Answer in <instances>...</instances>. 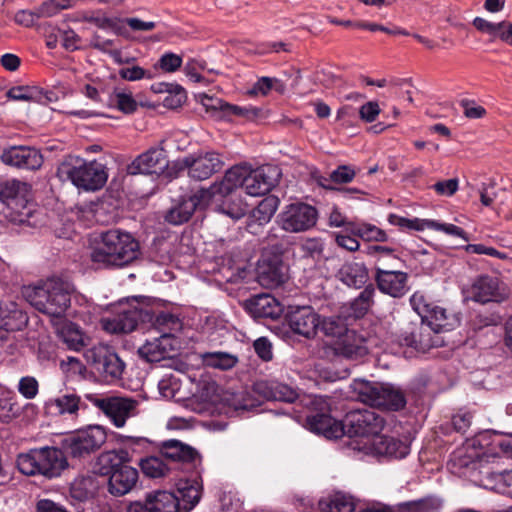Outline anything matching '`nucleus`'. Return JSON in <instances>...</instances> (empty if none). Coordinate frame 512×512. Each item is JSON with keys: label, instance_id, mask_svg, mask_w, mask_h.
<instances>
[{"label": "nucleus", "instance_id": "nucleus-20", "mask_svg": "<svg viewBox=\"0 0 512 512\" xmlns=\"http://www.w3.org/2000/svg\"><path fill=\"white\" fill-rule=\"evenodd\" d=\"M127 512H179V499L172 492L153 491L146 494L144 502L130 503Z\"/></svg>", "mask_w": 512, "mask_h": 512}, {"label": "nucleus", "instance_id": "nucleus-33", "mask_svg": "<svg viewBox=\"0 0 512 512\" xmlns=\"http://www.w3.org/2000/svg\"><path fill=\"white\" fill-rule=\"evenodd\" d=\"M245 167L235 165L225 172L224 177L219 182H214L208 190H218L220 193L238 192V188H244V182L247 175Z\"/></svg>", "mask_w": 512, "mask_h": 512}, {"label": "nucleus", "instance_id": "nucleus-22", "mask_svg": "<svg viewBox=\"0 0 512 512\" xmlns=\"http://www.w3.org/2000/svg\"><path fill=\"white\" fill-rule=\"evenodd\" d=\"M207 206L210 202L214 204L215 211L224 214L234 220H239L245 216L247 204L238 192L220 193L218 190H208Z\"/></svg>", "mask_w": 512, "mask_h": 512}, {"label": "nucleus", "instance_id": "nucleus-21", "mask_svg": "<svg viewBox=\"0 0 512 512\" xmlns=\"http://www.w3.org/2000/svg\"><path fill=\"white\" fill-rule=\"evenodd\" d=\"M280 170L276 166H262L250 173L247 172L244 190L250 196H263L277 184Z\"/></svg>", "mask_w": 512, "mask_h": 512}, {"label": "nucleus", "instance_id": "nucleus-31", "mask_svg": "<svg viewBox=\"0 0 512 512\" xmlns=\"http://www.w3.org/2000/svg\"><path fill=\"white\" fill-rule=\"evenodd\" d=\"M256 391L267 400L292 403L298 398L293 387L278 381H261L256 384Z\"/></svg>", "mask_w": 512, "mask_h": 512}, {"label": "nucleus", "instance_id": "nucleus-47", "mask_svg": "<svg viewBox=\"0 0 512 512\" xmlns=\"http://www.w3.org/2000/svg\"><path fill=\"white\" fill-rule=\"evenodd\" d=\"M25 192H27V184L21 182L19 180H8L2 184H0V201L5 205V207L25 196Z\"/></svg>", "mask_w": 512, "mask_h": 512}, {"label": "nucleus", "instance_id": "nucleus-29", "mask_svg": "<svg viewBox=\"0 0 512 512\" xmlns=\"http://www.w3.org/2000/svg\"><path fill=\"white\" fill-rule=\"evenodd\" d=\"M336 277L344 285L360 289L365 287L369 280L368 268L363 262H345L338 270Z\"/></svg>", "mask_w": 512, "mask_h": 512}, {"label": "nucleus", "instance_id": "nucleus-8", "mask_svg": "<svg viewBox=\"0 0 512 512\" xmlns=\"http://www.w3.org/2000/svg\"><path fill=\"white\" fill-rule=\"evenodd\" d=\"M152 318V309L142 306L135 297L131 302L121 303L116 313L104 320V328L111 333H129Z\"/></svg>", "mask_w": 512, "mask_h": 512}, {"label": "nucleus", "instance_id": "nucleus-15", "mask_svg": "<svg viewBox=\"0 0 512 512\" xmlns=\"http://www.w3.org/2000/svg\"><path fill=\"white\" fill-rule=\"evenodd\" d=\"M208 191L199 189L193 195L181 197L165 214V221L172 225H181L192 217L195 211L207 207Z\"/></svg>", "mask_w": 512, "mask_h": 512}, {"label": "nucleus", "instance_id": "nucleus-26", "mask_svg": "<svg viewBox=\"0 0 512 512\" xmlns=\"http://www.w3.org/2000/svg\"><path fill=\"white\" fill-rule=\"evenodd\" d=\"M472 300L479 303L502 302L508 297V292L497 277L479 276L471 286Z\"/></svg>", "mask_w": 512, "mask_h": 512}, {"label": "nucleus", "instance_id": "nucleus-12", "mask_svg": "<svg viewBox=\"0 0 512 512\" xmlns=\"http://www.w3.org/2000/svg\"><path fill=\"white\" fill-rule=\"evenodd\" d=\"M87 398L117 428L123 427L129 418L137 415L138 401L135 399L118 396L97 397L94 395H87Z\"/></svg>", "mask_w": 512, "mask_h": 512}, {"label": "nucleus", "instance_id": "nucleus-9", "mask_svg": "<svg viewBox=\"0 0 512 512\" xmlns=\"http://www.w3.org/2000/svg\"><path fill=\"white\" fill-rule=\"evenodd\" d=\"M84 357L88 365L106 383H114L122 378L125 363L111 347L95 345L85 351Z\"/></svg>", "mask_w": 512, "mask_h": 512}, {"label": "nucleus", "instance_id": "nucleus-32", "mask_svg": "<svg viewBox=\"0 0 512 512\" xmlns=\"http://www.w3.org/2000/svg\"><path fill=\"white\" fill-rule=\"evenodd\" d=\"M374 451L381 456L394 457L401 459L406 457L410 448L407 444L394 437L380 435L374 437L372 442Z\"/></svg>", "mask_w": 512, "mask_h": 512}, {"label": "nucleus", "instance_id": "nucleus-40", "mask_svg": "<svg viewBox=\"0 0 512 512\" xmlns=\"http://www.w3.org/2000/svg\"><path fill=\"white\" fill-rule=\"evenodd\" d=\"M139 466L143 474L149 478H163L174 473L167 460L161 454L141 459Z\"/></svg>", "mask_w": 512, "mask_h": 512}, {"label": "nucleus", "instance_id": "nucleus-1", "mask_svg": "<svg viewBox=\"0 0 512 512\" xmlns=\"http://www.w3.org/2000/svg\"><path fill=\"white\" fill-rule=\"evenodd\" d=\"M139 254V242L129 232L110 229L100 234L91 248L90 260L97 268L124 267Z\"/></svg>", "mask_w": 512, "mask_h": 512}, {"label": "nucleus", "instance_id": "nucleus-10", "mask_svg": "<svg viewBox=\"0 0 512 512\" xmlns=\"http://www.w3.org/2000/svg\"><path fill=\"white\" fill-rule=\"evenodd\" d=\"M311 412L305 418V426L315 434L328 439H337L344 435L343 421H337L330 415L328 399L315 396L310 401Z\"/></svg>", "mask_w": 512, "mask_h": 512}, {"label": "nucleus", "instance_id": "nucleus-42", "mask_svg": "<svg viewBox=\"0 0 512 512\" xmlns=\"http://www.w3.org/2000/svg\"><path fill=\"white\" fill-rule=\"evenodd\" d=\"M376 289L372 283L367 284L364 289L350 302V310L355 318L364 317L374 304Z\"/></svg>", "mask_w": 512, "mask_h": 512}, {"label": "nucleus", "instance_id": "nucleus-59", "mask_svg": "<svg viewBox=\"0 0 512 512\" xmlns=\"http://www.w3.org/2000/svg\"><path fill=\"white\" fill-rule=\"evenodd\" d=\"M355 175V170L351 166L341 165L331 172L330 180L337 184H346L351 182Z\"/></svg>", "mask_w": 512, "mask_h": 512}, {"label": "nucleus", "instance_id": "nucleus-34", "mask_svg": "<svg viewBox=\"0 0 512 512\" xmlns=\"http://www.w3.org/2000/svg\"><path fill=\"white\" fill-rule=\"evenodd\" d=\"M169 340L166 332L152 341L147 340L138 350L139 355L148 362H159L169 357Z\"/></svg>", "mask_w": 512, "mask_h": 512}, {"label": "nucleus", "instance_id": "nucleus-56", "mask_svg": "<svg viewBox=\"0 0 512 512\" xmlns=\"http://www.w3.org/2000/svg\"><path fill=\"white\" fill-rule=\"evenodd\" d=\"M119 76L127 81H138L144 78L150 79L151 73L144 68L135 65L132 67H123L119 70Z\"/></svg>", "mask_w": 512, "mask_h": 512}, {"label": "nucleus", "instance_id": "nucleus-51", "mask_svg": "<svg viewBox=\"0 0 512 512\" xmlns=\"http://www.w3.org/2000/svg\"><path fill=\"white\" fill-rule=\"evenodd\" d=\"M201 103L205 107L206 112L211 113L212 116H215L219 119L226 118V113H227L226 106H229L228 102H225L224 100H222L220 98H216V97L204 94L201 97Z\"/></svg>", "mask_w": 512, "mask_h": 512}, {"label": "nucleus", "instance_id": "nucleus-58", "mask_svg": "<svg viewBox=\"0 0 512 512\" xmlns=\"http://www.w3.org/2000/svg\"><path fill=\"white\" fill-rule=\"evenodd\" d=\"M226 108H227V113H226L225 119H227V120H230L232 116L251 119V118L258 116V114H259V109L252 107V106L245 107V106L229 104V106H226Z\"/></svg>", "mask_w": 512, "mask_h": 512}, {"label": "nucleus", "instance_id": "nucleus-45", "mask_svg": "<svg viewBox=\"0 0 512 512\" xmlns=\"http://www.w3.org/2000/svg\"><path fill=\"white\" fill-rule=\"evenodd\" d=\"M152 317L151 320H147L146 324H151V326L157 329L161 334L166 332L168 337H170L172 331L179 329L181 326L178 316L171 312L161 311L155 314L152 311Z\"/></svg>", "mask_w": 512, "mask_h": 512}, {"label": "nucleus", "instance_id": "nucleus-2", "mask_svg": "<svg viewBox=\"0 0 512 512\" xmlns=\"http://www.w3.org/2000/svg\"><path fill=\"white\" fill-rule=\"evenodd\" d=\"M73 285L58 277L24 289L25 299L39 312L50 317H62L71 304Z\"/></svg>", "mask_w": 512, "mask_h": 512}, {"label": "nucleus", "instance_id": "nucleus-28", "mask_svg": "<svg viewBox=\"0 0 512 512\" xmlns=\"http://www.w3.org/2000/svg\"><path fill=\"white\" fill-rule=\"evenodd\" d=\"M247 312L254 318H269L276 320L282 314L279 302L270 294L252 296L245 302Z\"/></svg>", "mask_w": 512, "mask_h": 512}, {"label": "nucleus", "instance_id": "nucleus-50", "mask_svg": "<svg viewBox=\"0 0 512 512\" xmlns=\"http://www.w3.org/2000/svg\"><path fill=\"white\" fill-rule=\"evenodd\" d=\"M109 92L110 90L106 89L103 85L86 84L81 89V93L85 97L100 107H107Z\"/></svg>", "mask_w": 512, "mask_h": 512}, {"label": "nucleus", "instance_id": "nucleus-37", "mask_svg": "<svg viewBox=\"0 0 512 512\" xmlns=\"http://www.w3.org/2000/svg\"><path fill=\"white\" fill-rule=\"evenodd\" d=\"M99 488V483L95 475H80L74 479L70 485V495L78 501H86L92 498Z\"/></svg>", "mask_w": 512, "mask_h": 512}, {"label": "nucleus", "instance_id": "nucleus-46", "mask_svg": "<svg viewBox=\"0 0 512 512\" xmlns=\"http://www.w3.org/2000/svg\"><path fill=\"white\" fill-rule=\"evenodd\" d=\"M442 502L435 497L407 501L398 504L399 512H440Z\"/></svg>", "mask_w": 512, "mask_h": 512}, {"label": "nucleus", "instance_id": "nucleus-3", "mask_svg": "<svg viewBox=\"0 0 512 512\" xmlns=\"http://www.w3.org/2000/svg\"><path fill=\"white\" fill-rule=\"evenodd\" d=\"M126 450L102 452L96 461L95 472L108 477V492L113 496H124L136 486L139 478L138 470L130 465Z\"/></svg>", "mask_w": 512, "mask_h": 512}, {"label": "nucleus", "instance_id": "nucleus-54", "mask_svg": "<svg viewBox=\"0 0 512 512\" xmlns=\"http://www.w3.org/2000/svg\"><path fill=\"white\" fill-rule=\"evenodd\" d=\"M19 393L26 399H34L39 391V384L35 377L24 376L18 383Z\"/></svg>", "mask_w": 512, "mask_h": 512}, {"label": "nucleus", "instance_id": "nucleus-30", "mask_svg": "<svg viewBox=\"0 0 512 512\" xmlns=\"http://www.w3.org/2000/svg\"><path fill=\"white\" fill-rule=\"evenodd\" d=\"M179 506L181 502L184 505V512H188L195 507L201 497V485L199 475L195 474L192 478H180L176 483Z\"/></svg>", "mask_w": 512, "mask_h": 512}, {"label": "nucleus", "instance_id": "nucleus-43", "mask_svg": "<svg viewBox=\"0 0 512 512\" xmlns=\"http://www.w3.org/2000/svg\"><path fill=\"white\" fill-rule=\"evenodd\" d=\"M201 359L205 366L223 371L232 369L238 363L237 355L222 351L202 353Z\"/></svg>", "mask_w": 512, "mask_h": 512}, {"label": "nucleus", "instance_id": "nucleus-44", "mask_svg": "<svg viewBox=\"0 0 512 512\" xmlns=\"http://www.w3.org/2000/svg\"><path fill=\"white\" fill-rule=\"evenodd\" d=\"M348 230L354 236L360 237L364 241L386 242L388 241L387 233L379 227L370 223H347Z\"/></svg>", "mask_w": 512, "mask_h": 512}, {"label": "nucleus", "instance_id": "nucleus-24", "mask_svg": "<svg viewBox=\"0 0 512 512\" xmlns=\"http://www.w3.org/2000/svg\"><path fill=\"white\" fill-rule=\"evenodd\" d=\"M422 297H418L414 294L410 302L418 314L422 316L423 322L427 323V326L434 332L440 333L444 331H450L454 328L457 319L454 316L448 315L445 308L434 305H423V308L419 307L416 302L421 300Z\"/></svg>", "mask_w": 512, "mask_h": 512}, {"label": "nucleus", "instance_id": "nucleus-6", "mask_svg": "<svg viewBox=\"0 0 512 512\" xmlns=\"http://www.w3.org/2000/svg\"><path fill=\"white\" fill-rule=\"evenodd\" d=\"M358 400L388 411H399L407 404L405 392L390 383L355 380L351 385Z\"/></svg>", "mask_w": 512, "mask_h": 512}, {"label": "nucleus", "instance_id": "nucleus-38", "mask_svg": "<svg viewBox=\"0 0 512 512\" xmlns=\"http://www.w3.org/2000/svg\"><path fill=\"white\" fill-rule=\"evenodd\" d=\"M108 108H115L124 114H133L138 108V103L132 93L124 88L114 87L108 93Z\"/></svg>", "mask_w": 512, "mask_h": 512}, {"label": "nucleus", "instance_id": "nucleus-35", "mask_svg": "<svg viewBox=\"0 0 512 512\" xmlns=\"http://www.w3.org/2000/svg\"><path fill=\"white\" fill-rule=\"evenodd\" d=\"M58 336L68 349L74 351L83 349L89 340L81 328L70 321H65L61 324L58 328Z\"/></svg>", "mask_w": 512, "mask_h": 512}, {"label": "nucleus", "instance_id": "nucleus-48", "mask_svg": "<svg viewBox=\"0 0 512 512\" xmlns=\"http://www.w3.org/2000/svg\"><path fill=\"white\" fill-rule=\"evenodd\" d=\"M388 221L390 224L399 226L401 228L416 230V231H423L425 229H434L435 226V220H429V219H408L405 217H401L395 214H390Z\"/></svg>", "mask_w": 512, "mask_h": 512}, {"label": "nucleus", "instance_id": "nucleus-55", "mask_svg": "<svg viewBox=\"0 0 512 512\" xmlns=\"http://www.w3.org/2000/svg\"><path fill=\"white\" fill-rule=\"evenodd\" d=\"M253 348L257 356L264 362L273 359V346L267 337H259L253 342Z\"/></svg>", "mask_w": 512, "mask_h": 512}, {"label": "nucleus", "instance_id": "nucleus-16", "mask_svg": "<svg viewBox=\"0 0 512 512\" xmlns=\"http://www.w3.org/2000/svg\"><path fill=\"white\" fill-rule=\"evenodd\" d=\"M258 282L266 288H277L287 279V267L278 254H264L257 265Z\"/></svg>", "mask_w": 512, "mask_h": 512}, {"label": "nucleus", "instance_id": "nucleus-17", "mask_svg": "<svg viewBox=\"0 0 512 512\" xmlns=\"http://www.w3.org/2000/svg\"><path fill=\"white\" fill-rule=\"evenodd\" d=\"M0 159L5 165L32 171L40 169L44 161L40 150L24 145L3 149Z\"/></svg>", "mask_w": 512, "mask_h": 512}, {"label": "nucleus", "instance_id": "nucleus-7", "mask_svg": "<svg viewBox=\"0 0 512 512\" xmlns=\"http://www.w3.org/2000/svg\"><path fill=\"white\" fill-rule=\"evenodd\" d=\"M106 439L105 429L95 425L65 436L61 439L60 445L67 460L70 458L81 461L97 451L106 442Z\"/></svg>", "mask_w": 512, "mask_h": 512}, {"label": "nucleus", "instance_id": "nucleus-64", "mask_svg": "<svg viewBox=\"0 0 512 512\" xmlns=\"http://www.w3.org/2000/svg\"><path fill=\"white\" fill-rule=\"evenodd\" d=\"M37 512H69L65 506L50 499H41L37 502Z\"/></svg>", "mask_w": 512, "mask_h": 512}, {"label": "nucleus", "instance_id": "nucleus-14", "mask_svg": "<svg viewBox=\"0 0 512 512\" xmlns=\"http://www.w3.org/2000/svg\"><path fill=\"white\" fill-rule=\"evenodd\" d=\"M160 454L167 460L173 472H188L194 469L200 460L195 448L176 439L163 441L160 444Z\"/></svg>", "mask_w": 512, "mask_h": 512}, {"label": "nucleus", "instance_id": "nucleus-13", "mask_svg": "<svg viewBox=\"0 0 512 512\" xmlns=\"http://www.w3.org/2000/svg\"><path fill=\"white\" fill-rule=\"evenodd\" d=\"M343 427L349 437H375L384 428V419L371 409L353 410L345 415Z\"/></svg>", "mask_w": 512, "mask_h": 512}, {"label": "nucleus", "instance_id": "nucleus-53", "mask_svg": "<svg viewBox=\"0 0 512 512\" xmlns=\"http://www.w3.org/2000/svg\"><path fill=\"white\" fill-rule=\"evenodd\" d=\"M38 87L36 86H15L10 88L6 95L15 101H32L37 99Z\"/></svg>", "mask_w": 512, "mask_h": 512}, {"label": "nucleus", "instance_id": "nucleus-60", "mask_svg": "<svg viewBox=\"0 0 512 512\" xmlns=\"http://www.w3.org/2000/svg\"><path fill=\"white\" fill-rule=\"evenodd\" d=\"M301 249L306 256L314 258L322 254L324 245L318 238H309L302 243Z\"/></svg>", "mask_w": 512, "mask_h": 512}, {"label": "nucleus", "instance_id": "nucleus-63", "mask_svg": "<svg viewBox=\"0 0 512 512\" xmlns=\"http://www.w3.org/2000/svg\"><path fill=\"white\" fill-rule=\"evenodd\" d=\"M380 113V107L377 102L370 101L362 105L359 109V115L365 122L371 123L375 121Z\"/></svg>", "mask_w": 512, "mask_h": 512}, {"label": "nucleus", "instance_id": "nucleus-27", "mask_svg": "<svg viewBox=\"0 0 512 512\" xmlns=\"http://www.w3.org/2000/svg\"><path fill=\"white\" fill-rule=\"evenodd\" d=\"M334 353L351 360H358L366 356L368 348L363 337L359 336L354 330L346 333L337 339L333 344Z\"/></svg>", "mask_w": 512, "mask_h": 512}, {"label": "nucleus", "instance_id": "nucleus-39", "mask_svg": "<svg viewBox=\"0 0 512 512\" xmlns=\"http://www.w3.org/2000/svg\"><path fill=\"white\" fill-rule=\"evenodd\" d=\"M46 406L50 409L55 408L60 415H77L80 408H86V405L81 401V397L75 392H67L51 399L46 403Z\"/></svg>", "mask_w": 512, "mask_h": 512}, {"label": "nucleus", "instance_id": "nucleus-5", "mask_svg": "<svg viewBox=\"0 0 512 512\" xmlns=\"http://www.w3.org/2000/svg\"><path fill=\"white\" fill-rule=\"evenodd\" d=\"M58 176L63 180H69L77 188L86 191L101 189L107 181V173L103 164L97 161L85 160L68 156L59 165Z\"/></svg>", "mask_w": 512, "mask_h": 512}, {"label": "nucleus", "instance_id": "nucleus-49", "mask_svg": "<svg viewBox=\"0 0 512 512\" xmlns=\"http://www.w3.org/2000/svg\"><path fill=\"white\" fill-rule=\"evenodd\" d=\"M323 512H354L355 503L352 497L345 494H336L328 502H320Z\"/></svg>", "mask_w": 512, "mask_h": 512}, {"label": "nucleus", "instance_id": "nucleus-18", "mask_svg": "<svg viewBox=\"0 0 512 512\" xmlns=\"http://www.w3.org/2000/svg\"><path fill=\"white\" fill-rule=\"evenodd\" d=\"M286 320L294 333L307 339L313 338L320 326V316L310 306L290 307Z\"/></svg>", "mask_w": 512, "mask_h": 512}, {"label": "nucleus", "instance_id": "nucleus-4", "mask_svg": "<svg viewBox=\"0 0 512 512\" xmlns=\"http://www.w3.org/2000/svg\"><path fill=\"white\" fill-rule=\"evenodd\" d=\"M19 471L27 476L41 475L56 478L69 466L61 448L44 446L30 449L17 457Z\"/></svg>", "mask_w": 512, "mask_h": 512}, {"label": "nucleus", "instance_id": "nucleus-57", "mask_svg": "<svg viewBox=\"0 0 512 512\" xmlns=\"http://www.w3.org/2000/svg\"><path fill=\"white\" fill-rule=\"evenodd\" d=\"M182 57L175 53L163 54L159 61L158 66L165 72L172 73L178 70L182 65Z\"/></svg>", "mask_w": 512, "mask_h": 512}, {"label": "nucleus", "instance_id": "nucleus-23", "mask_svg": "<svg viewBox=\"0 0 512 512\" xmlns=\"http://www.w3.org/2000/svg\"><path fill=\"white\" fill-rule=\"evenodd\" d=\"M374 280L383 294L401 298L408 292V274L394 269L375 268Z\"/></svg>", "mask_w": 512, "mask_h": 512}, {"label": "nucleus", "instance_id": "nucleus-36", "mask_svg": "<svg viewBox=\"0 0 512 512\" xmlns=\"http://www.w3.org/2000/svg\"><path fill=\"white\" fill-rule=\"evenodd\" d=\"M279 206V199L276 196L269 195L262 199L259 204L252 210L249 216L248 227L252 228L253 224L263 226L270 222Z\"/></svg>", "mask_w": 512, "mask_h": 512}, {"label": "nucleus", "instance_id": "nucleus-11", "mask_svg": "<svg viewBox=\"0 0 512 512\" xmlns=\"http://www.w3.org/2000/svg\"><path fill=\"white\" fill-rule=\"evenodd\" d=\"M317 219L318 211L315 207L299 202L287 205L279 213L277 222L286 232L300 233L313 228Z\"/></svg>", "mask_w": 512, "mask_h": 512}, {"label": "nucleus", "instance_id": "nucleus-52", "mask_svg": "<svg viewBox=\"0 0 512 512\" xmlns=\"http://www.w3.org/2000/svg\"><path fill=\"white\" fill-rule=\"evenodd\" d=\"M321 330L326 336L336 337L339 339L346 331H349L340 318L329 317L320 321Z\"/></svg>", "mask_w": 512, "mask_h": 512}, {"label": "nucleus", "instance_id": "nucleus-25", "mask_svg": "<svg viewBox=\"0 0 512 512\" xmlns=\"http://www.w3.org/2000/svg\"><path fill=\"white\" fill-rule=\"evenodd\" d=\"M168 167L166 151L161 147H153L136 157L128 166V173L161 174Z\"/></svg>", "mask_w": 512, "mask_h": 512}, {"label": "nucleus", "instance_id": "nucleus-61", "mask_svg": "<svg viewBox=\"0 0 512 512\" xmlns=\"http://www.w3.org/2000/svg\"><path fill=\"white\" fill-rule=\"evenodd\" d=\"M432 188L438 195L452 196L458 190V179L452 178L435 183Z\"/></svg>", "mask_w": 512, "mask_h": 512}, {"label": "nucleus", "instance_id": "nucleus-41", "mask_svg": "<svg viewBox=\"0 0 512 512\" xmlns=\"http://www.w3.org/2000/svg\"><path fill=\"white\" fill-rule=\"evenodd\" d=\"M5 217L14 224L29 223L33 214L32 204L28 202L25 196L11 202L5 207Z\"/></svg>", "mask_w": 512, "mask_h": 512}, {"label": "nucleus", "instance_id": "nucleus-62", "mask_svg": "<svg viewBox=\"0 0 512 512\" xmlns=\"http://www.w3.org/2000/svg\"><path fill=\"white\" fill-rule=\"evenodd\" d=\"M186 75L189 76L194 82H201L203 77L200 75L199 70L205 69V61L197 59H189L185 65Z\"/></svg>", "mask_w": 512, "mask_h": 512}, {"label": "nucleus", "instance_id": "nucleus-19", "mask_svg": "<svg viewBox=\"0 0 512 512\" xmlns=\"http://www.w3.org/2000/svg\"><path fill=\"white\" fill-rule=\"evenodd\" d=\"M183 165L188 169V176L190 178L203 181L219 172L224 166V161L219 153L211 151L199 154L196 157H185Z\"/></svg>", "mask_w": 512, "mask_h": 512}]
</instances>
